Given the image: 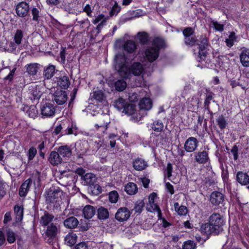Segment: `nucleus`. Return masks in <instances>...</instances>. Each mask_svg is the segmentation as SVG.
Segmentation results:
<instances>
[{"label": "nucleus", "instance_id": "obj_39", "mask_svg": "<svg viewBox=\"0 0 249 249\" xmlns=\"http://www.w3.org/2000/svg\"><path fill=\"white\" fill-rule=\"evenodd\" d=\"M136 111V106L132 104L127 103L123 112H124L128 115H133Z\"/></svg>", "mask_w": 249, "mask_h": 249}, {"label": "nucleus", "instance_id": "obj_18", "mask_svg": "<svg viewBox=\"0 0 249 249\" xmlns=\"http://www.w3.org/2000/svg\"><path fill=\"white\" fill-rule=\"evenodd\" d=\"M236 181L242 185L249 184V176L247 173L239 171L236 174Z\"/></svg>", "mask_w": 249, "mask_h": 249}, {"label": "nucleus", "instance_id": "obj_41", "mask_svg": "<svg viewBox=\"0 0 249 249\" xmlns=\"http://www.w3.org/2000/svg\"><path fill=\"white\" fill-rule=\"evenodd\" d=\"M114 86L117 90L122 91L125 89L126 83L124 79H120L115 82Z\"/></svg>", "mask_w": 249, "mask_h": 249}, {"label": "nucleus", "instance_id": "obj_42", "mask_svg": "<svg viewBox=\"0 0 249 249\" xmlns=\"http://www.w3.org/2000/svg\"><path fill=\"white\" fill-rule=\"evenodd\" d=\"M91 98H93L98 102H102L104 99V95L101 90L93 91L90 95Z\"/></svg>", "mask_w": 249, "mask_h": 249}, {"label": "nucleus", "instance_id": "obj_51", "mask_svg": "<svg viewBox=\"0 0 249 249\" xmlns=\"http://www.w3.org/2000/svg\"><path fill=\"white\" fill-rule=\"evenodd\" d=\"M196 244L194 241L187 240L185 241L183 245L182 249H196Z\"/></svg>", "mask_w": 249, "mask_h": 249}, {"label": "nucleus", "instance_id": "obj_59", "mask_svg": "<svg viewBox=\"0 0 249 249\" xmlns=\"http://www.w3.org/2000/svg\"><path fill=\"white\" fill-rule=\"evenodd\" d=\"M194 33L193 29L191 27H187L184 29L183 31V34L184 38L186 36H190L193 35Z\"/></svg>", "mask_w": 249, "mask_h": 249}, {"label": "nucleus", "instance_id": "obj_40", "mask_svg": "<svg viewBox=\"0 0 249 249\" xmlns=\"http://www.w3.org/2000/svg\"><path fill=\"white\" fill-rule=\"evenodd\" d=\"M216 122L221 129H223L226 128L228 124V123L225 118L223 115H220L216 119Z\"/></svg>", "mask_w": 249, "mask_h": 249}, {"label": "nucleus", "instance_id": "obj_11", "mask_svg": "<svg viewBox=\"0 0 249 249\" xmlns=\"http://www.w3.org/2000/svg\"><path fill=\"white\" fill-rule=\"evenodd\" d=\"M130 216V212L126 207H121L115 214V218L120 222L127 220Z\"/></svg>", "mask_w": 249, "mask_h": 249}, {"label": "nucleus", "instance_id": "obj_62", "mask_svg": "<svg viewBox=\"0 0 249 249\" xmlns=\"http://www.w3.org/2000/svg\"><path fill=\"white\" fill-rule=\"evenodd\" d=\"M231 153L233 155V159L234 160H237L238 159V147L236 145H234L231 149Z\"/></svg>", "mask_w": 249, "mask_h": 249}, {"label": "nucleus", "instance_id": "obj_21", "mask_svg": "<svg viewBox=\"0 0 249 249\" xmlns=\"http://www.w3.org/2000/svg\"><path fill=\"white\" fill-rule=\"evenodd\" d=\"M107 18L105 17L104 15L101 14L98 15L93 20V23L94 24L99 23L96 27V29L98 30L97 33H99L100 30L106 24Z\"/></svg>", "mask_w": 249, "mask_h": 249}, {"label": "nucleus", "instance_id": "obj_8", "mask_svg": "<svg viewBox=\"0 0 249 249\" xmlns=\"http://www.w3.org/2000/svg\"><path fill=\"white\" fill-rule=\"evenodd\" d=\"M194 160L195 162L199 164H204L210 162L208 152L205 150L195 152Z\"/></svg>", "mask_w": 249, "mask_h": 249}, {"label": "nucleus", "instance_id": "obj_26", "mask_svg": "<svg viewBox=\"0 0 249 249\" xmlns=\"http://www.w3.org/2000/svg\"><path fill=\"white\" fill-rule=\"evenodd\" d=\"M40 65L37 63H31L27 65L25 67L26 72L31 75H36L39 69Z\"/></svg>", "mask_w": 249, "mask_h": 249}, {"label": "nucleus", "instance_id": "obj_52", "mask_svg": "<svg viewBox=\"0 0 249 249\" xmlns=\"http://www.w3.org/2000/svg\"><path fill=\"white\" fill-rule=\"evenodd\" d=\"M138 37L141 43L145 44L148 40V36L147 33L144 32H139L138 34Z\"/></svg>", "mask_w": 249, "mask_h": 249}, {"label": "nucleus", "instance_id": "obj_6", "mask_svg": "<svg viewBox=\"0 0 249 249\" xmlns=\"http://www.w3.org/2000/svg\"><path fill=\"white\" fill-rule=\"evenodd\" d=\"M83 180L85 182V183L87 185L89 186L91 189L93 188V189H96L95 193L99 194L101 192V187L95 183L97 180V178L95 175L92 173H87L83 176ZM94 191V190H92V191Z\"/></svg>", "mask_w": 249, "mask_h": 249}, {"label": "nucleus", "instance_id": "obj_7", "mask_svg": "<svg viewBox=\"0 0 249 249\" xmlns=\"http://www.w3.org/2000/svg\"><path fill=\"white\" fill-rule=\"evenodd\" d=\"M225 196L221 193L218 191L213 192L210 197V201L213 206H224Z\"/></svg>", "mask_w": 249, "mask_h": 249}, {"label": "nucleus", "instance_id": "obj_12", "mask_svg": "<svg viewBox=\"0 0 249 249\" xmlns=\"http://www.w3.org/2000/svg\"><path fill=\"white\" fill-rule=\"evenodd\" d=\"M29 5L24 1L19 3L16 6V12L19 17H25L28 15Z\"/></svg>", "mask_w": 249, "mask_h": 249}, {"label": "nucleus", "instance_id": "obj_64", "mask_svg": "<svg viewBox=\"0 0 249 249\" xmlns=\"http://www.w3.org/2000/svg\"><path fill=\"white\" fill-rule=\"evenodd\" d=\"M83 11L87 13L89 17H91L92 10L89 4H87L83 9Z\"/></svg>", "mask_w": 249, "mask_h": 249}, {"label": "nucleus", "instance_id": "obj_63", "mask_svg": "<svg viewBox=\"0 0 249 249\" xmlns=\"http://www.w3.org/2000/svg\"><path fill=\"white\" fill-rule=\"evenodd\" d=\"M75 249H89V248L87 244L83 242L78 244L75 247Z\"/></svg>", "mask_w": 249, "mask_h": 249}, {"label": "nucleus", "instance_id": "obj_27", "mask_svg": "<svg viewBox=\"0 0 249 249\" xmlns=\"http://www.w3.org/2000/svg\"><path fill=\"white\" fill-rule=\"evenodd\" d=\"M84 217L87 219L91 218L95 213V209L91 205H86L83 209Z\"/></svg>", "mask_w": 249, "mask_h": 249}, {"label": "nucleus", "instance_id": "obj_13", "mask_svg": "<svg viewBox=\"0 0 249 249\" xmlns=\"http://www.w3.org/2000/svg\"><path fill=\"white\" fill-rule=\"evenodd\" d=\"M144 54L147 60L149 62H153L158 57L159 52L156 48L149 47L145 49Z\"/></svg>", "mask_w": 249, "mask_h": 249}, {"label": "nucleus", "instance_id": "obj_30", "mask_svg": "<svg viewBox=\"0 0 249 249\" xmlns=\"http://www.w3.org/2000/svg\"><path fill=\"white\" fill-rule=\"evenodd\" d=\"M175 211L179 215H185L188 213L187 207L183 205L179 206L178 202H175L174 204Z\"/></svg>", "mask_w": 249, "mask_h": 249}, {"label": "nucleus", "instance_id": "obj_34", "mask_svg": "<svg viewBox=\"0 0 249 249\" xmlns=\"http://www.w3.org/2000/svg\"><path fill=\"white\" fill-rule=\"evenodd\" d=\"M127 103V102L126 100L120 97L114 101V106L118 110L123 109V110Z\"/></svg>", "mask_w": 249, "mask_h": 249}, {"label": "nucleus", "instance_id": "obj_35", "mask_svg": "<svg viewBox=\"0 0 249 249\" xmlns=\"http://www.w3.org/2000/svg\"><path fill=\"white\" fill-rule=\"evenodd\" d=\"M14 213L16 214L17 221H20L23 218V209L22 207L16 205L14 207Z\"/></svg>", "mask_w": 249, "mask_h": 249}, {"label": "nucleus", "instance_id": "obj_20", "mask_svg": "<svg viewBox=\"0 0 249 249\" xmlns=\"http://www.w3.org/2000/svg\"><path fill=\"white\" fill-rule=\"evenodd\" d=\"M64 225L69 229H74L76 228L79 224L78 219L74 216H71L63 221Z\"/></svg>", "mask_w": 249, "mask_h": 249}, {"label": "nucleus", "instance_id": "obj_31", "mask_svg": "<svg viewBox=\"0 0 249 249\" xmlns=\"http://www.w3.org/2000/svg\"><path fill=\"white\" fill-rule=\"evenodd\" d=\"M53 218L54 216L53 214L46 212L41 217L40 223L42 226H45L48 225Z\"/></svg>", "mask_w": 249, "mask_h": 249}, {"label": "nucleus", "instance_id": "obj_57", "mask_svg": "<svg viewBox=\"0 0 249 249\" xmlns=\"http://www.w3.org/2000/svg\"><path fill=\"white\" fill-rule=\"evenodd\" d=\"M36 153L37 150L36 148L33 147L30 148L29 149L28 152V157L29 161L32 160L34 158Z\"/></svg>", "mask_w": 249, "mask_h": 249}, {"label": "nucleus", "instance_id": "obj_29", "mask_svg": "<svg viewBox=\"0 0 249 249\" xmlns=\"http://www.w3.org/2000/svg\"><path fill=\"white\" fill-rule=\"evenodd\" d=\"M124 49L128 53H133L136 49V45L134 41L129 40L124 44Z\"/></svg>", "mask_w": 249, "mask_h": 249}, {"label": "nucleus", "instance_id": "obj_61", "mask_svg": "<svg viewBox=\"0 0 249 249\" xmlns=\"http://www.w3.org/2000/svg\"><path fill=\"white\" fill-rule=\"evenodd\" d=\"M173 170V167L171 163H168L167 165L166 169L165 171V174L167 176L168 178H170L172 176V172Z\"/></svg>", "mask_w": 249, "mask_h": 249}, {"label": "nucleus", "instance_id": "obj_15", "mask_svg": "<svg viewBox=\"0 0 249 249\" xmlns=\"http://www.w3.org/2000/svg\"><path fill=\"white\" fill-rule=\"evenodd\" d=\"M109 123L110 122L108 121V117L104 115L100 119L98 123L95 124V127L97 130H99L102 132L105 133Z\"/></svg>", "mask_w": 249, "mask_h": 249}, {"label": "nucleus", "instance_id": "obj_5", "mask_svg": "<svg viewBox=\"0 0 249 249\" xmlns=\"http://www.w3.org/2000/svg\"><path fill=\"white\" fill-rule=\"evenodd\" d=\"M41 114L43 117H51L55 113V107L51 102H43L40 107Z\"/></svg>", "mask_w": 249, "mask_h": 249}, {"label": "nucleus", "instance_id": "obj_45", "mask_svg": "<svg viewBox=\"0 0 249 249\" xmlns=\"http://www.w3.org/2000/svg\"><path fill=\"white\" fill-rule=\"evenodd\" d=\"M62 133H63L64 135H70L72 134L76 135L77 133V127L75 125L71 124L69 125L68 127L64 130Z\"/></svg>", "mask_w": 249, "mask_h": 249}, {"label": "nucleus", "instance_id": "obj_44", "mask_svg": "<svg viewBox=\"0 0 249 249\" xmlns=\"http://www.w3.org/2000/svg\"><path fill=\"white\" fill-rule=\"evenodd\" d=\"M147 209L151 212H157L158 213V215L160 218H161L162 215L161 212L160 210V207L155 203L153 204H148L147 206Z\"/></svg>", "mask_w": 249, "mask_h": 249}, {"label": "nucleus", "instance_id": "obj_10", "mask_svg": "<svg viewBox=\"0 0 249 249\" xmlns=\"http://www.w3.org/2000/svg\"><path fill=\"white\" fill-rule=\"evenodd\" d=\"M198 141L195 137H189L186 140L184 143V149L188 152L195 151L198 147Z\"/></svg>", "mask_w": 249, "mask_h": 249}, {"label": "nucleus", "instance_id": "obj_24", "mask_svg": "<svg viewBox=\"0 0 249 249\" xmlns=\"http://www.w3.org/2000/svg\"><path fill=\"white\" fill-rule=\"evenodd\" d=\"M55 67L53 65H49L44 69L43 75L47 79H51L54 74Z\"/></svg>", "mask_w": 249, "mask_h": 249}, {"label": "nucleus", "instance_id": "obj_17", "mask_svg": "<svg viewBox=\"0 0 249 249\" xmlns=\"http://www.w3.org/2000/svg\"><path fill=\"white\" fill-rule=\"evenodd\" d=\"M32 183V180L28 178L21 184L19 190V195L20 196L24 197L27 195Z\"/></svg>", "mask_w": 249, "mask_h": 249}, {"label": "nucleus", "instance_id": "obj_48", "mask_svg": "<svg viewBox=\"0 0 249 249\" xmlns=\"http://www.w3.org/2000/svg\"><path fill=\"white\" fill-rule=\"evenodd\" d=\"M197 39L195 36H186L184 38V42L186 45L194 46L196 44Z\"/></svg>", "mask_w": 249, "mask_h": 249}, {"label": "nucleus", "instance_id": "obj_33", "mask_svg": "<svg viewBox=\"0 0 249 249\" xmlns=\"http://www.w3.org/2000/svg\"><path fill=\"white\" fill-rule=\"evenodd\" d=\"M58 85L64 89H67L70 84L68 77L63 76L60 77L57 81Z\"/></svg>", "mask_w": 249, "mask_h": 249}, {"label": "nucleus", "instance_id": "obj_28", "mask_svg": "<svg viewBox=\"0 0 249 249\" xmlns=\"http://www.w3.org/2000/svg\"><path fill=\"white\" fill-rule=\"evenodd\" d=\"M77 238V236L75 233L73 232L69 233L65 238V243L68 246H72L76 243Z\"/></svg>", "mask_w": 249, "mask_h": 249}, {"label": "nucleus", "instance_id": "obj_14", "mask_svg": "<svg viewBox=\"0 0 249 249\" xmlns=\"http://www.w3.org/2000/svg\"><path fill=\"white\" fill-rule=\"evenodd\" d=\"M132 165L135 170L140 171L144 170L148 166V164L144 159L138 157L133 160Z\"/></svg>", "mask_w": 249, "mask_h": 249}, {"label": "nucleus", "instance_id": "obj_43", "mask_svg": "<svg viewBox=\"0 0 249 249\" xmlns=\"http://www.w3.org/2000/svg\"><path fill=\"white\" fill-rule=\"evenodd\" d=\"M98 216L100 219H106L109 216L107 210L103 207L100 208L98 210Z\"/></svg>", "mask_w": 249, "mask_h": 249}, {"label": "nucleus", "instance_id": "obj_22", "mask_svg": "<svg viewBox=\"0 0 249 249\" xmlns=\"http://www.w3.org/2000/svg\"><path fill=\"white\" fill-rule=\"evenodd\" d=\"M139 105L140 111H142V110H149L152 107V103L149 98H145L140 101Z\"/></svg>", "mask_w": 249, "mask_h": 249}, {"label": "nucleus", "instance_id": "obj_50", "mask_svg": "<svg viewBox=\"0 0 249 249\" xmlns=\"http://www.w3.org/2000/svg\"><path fill=\"white\" fill-rule=\"evenodd\" d=\"M213 94L212 92H210L206 96L204 101V107L208 111L210 110L209 105L211 101L213 99Z\"/></svg>", "mask_w": 249, "mask_h": 249}, {"label": "nucleus", "instance_id": "obj_38", "mask_svg": "<svg viewBox=\"0 0 249 249\" xmlns=\"http://www.w3.org/2000/svg\"><path fill=\"white\" fill-rule=\"evenodd\" d=\"M23 37V32L21 30L18 29L14 36V40L15 44L19 45L21 43Z\"/></svg>", "mask_w": 249, "mask_h": 249}, {"label": "nucleus", "instance_id": "obj_49", "mask_svg": "<svg viewBox=\"0 0 249 249\" xmlns=\"http://www.w3.org/2000/svg\"><path fill=\"white\" fill-rule=\"evenodd\" d=\"M119 195L116 191H111L108 195L109 200L110 202L115 203L117 202Z\"/></svg>", "mask_w": 249, "mask_h": 249}, {"label": "nucleus", "instance_id": "obj_2", "mask_svg": "<svg viewBox=\"0 0 249 249\" xmlns=\"http://www.w3.org/2000/svg\"><path fill=\"white\" fill-rule=\"evenodd\" d=\"M224 224L223 216L219 213H214L210 216L208 223L201 225L200 230L206 235H217L223 231Z\"/></svg>", "mask_w": 249, "mask_h": 249}, {"label": "nucleus", "instance_id": "obj_46", "mask_svg": "<svg viewBox=\"0 0 249 249\" xmlns=\"http://www.w3.org/2000/svg\"><path fill=\"white\" fill-rule=\"evenodd\" d=\"M152 128L155 131L160 132L163 129V124L161 121L157 120L153 123Z\"/></svg>", "mask_w": 249, "mask_h": 249}, {"label": "nucleus", "instance_id": "obj_23", "mask_svg": "<svg viewBox=\"0 0 249 249\" xmlns=\"http://www.w3.org/2000/svg\"><path fill=\"white\" fill-rule=\"evenodd\" d=\"M240 60L244 67H249V50L242 51L240 54Z\"/></svg>", "mask_w": 249, "mask_h": 249}, {"label": "nucleus", "instance_id": "obj_9", "mask_svg": "<svg viewBox=\"0 0 249 249\" xmlns=\"http://www.w3.org/2000/svg\"><path fill=\"white\" fill-rule=\"evenodd\" d=\"M53 100L58 105L65 104L67 100V92L61 89H57L53 94Z\"/></svg>", "mask_w": 249, "mask_h": 249}, {"label": "nucleus", "instance_id": "obj_32", "mask_svg": "<svg viewBox=\"0 0 249 249\" xmlns=\"http://www.w3.org/2000/svg\"><path fill=\"white\" fill-rule=\"evenodd\" d=\"M125 191L130 195L135 194L138 192V188L136 184L133 182H129L125 186Z\"/></svg>", "mask_w": 249, "mask_h": 249}, {"label": "nucleus", "instance_id": "obj_56", "mask_svg": "<svg viewBox=\"0 0 249 249\" xmlns=\"http://www.w3.org/2000/svg\"><path fill=\"white\" fill-rule=\"evenodd\" d=\"M6 184L2 180H0V200L6 194Z\"/></svg>", "mask_w": 249, "mask_h": 249}, {"label": "nucleus", "instance_id": "obj_55", "mask_svg": "<svg viewBox=\"0 0 249 249\" xmlns=\"http://www.w3.org/2000/svg\"><path fill=\"white\" fill-rule=\"evenodd\" d=\"M33 16V20L35 21H38L39 18V10L38 8L34 7L31 10Z\"/></svg>", "mask_w": 249, "mask_h": 249}, {"label": "nucleus", "instance_id": "obj_37", "mask_svg": "<svg viewBox=\"0 0 249 249\" xmlns=\"http://www.w3.org/2000/svg\"><path fill=\"white\" fill-rule=\"evenodd\" d=\"M128 14L131 17L126 18V20H130L133 18H138L144 15L143 12L140 9H137L136 10L130 11Z\"/></svg>", "mask_w": 249, "mask_h": 249}, {"label": "nucleus", "instance_id": "obj_60", "mask_svg": "<svg viewBox=\"0 0 249 249\" xmlns=\"http://www.w3.org/2000/svg\"><path fill=\"white\" fill-rule=\"evenodd\" d=\"M120 7L119 6L117 2H115L111 9L110 14L112 16L114 15H116L120 12Z\"/></svg>", "mask_w": 249, "mask_h": 249}, {"label": "nucleus", "instance_id": "obj_47", "mask_svg": "<svg viewBox=\"0 0 249 249\" xmlns=\"http://www.w3.org/2000/svg\"><path fill=\"white\" fill-rule=\"evenodd\" d=\"M236 36L234 32H231L228 38L226 39L227 46L229 47H232L234 42L236 41Z\"/></svg>", "mask_w": 249, "mask_h": 249}, {"label": "nucleus", "instance_id": "obj_3", "mask_svg": "<svg viewBox=\"0 0 249 249\" xmlns=\"http://www.w3.org/2000/svg\"><path fill=\"white\" fill-rule=\"evenodd\" d=\"M196 44L199 47L198 58L200 60H204L207 53V48L209 46L208 39L205 36H201L197 39Z\"/></svg>", "mask_w": 249, "mask_h": 249}, {"label": "nucleus", "instance_id": "obj_53", "mask_svg": "<svg viewBox=\"0 0 249 249\" xmlns=\"http://www.w3.org/2000/svg\"><path fill=\"white\" fill-rule=\"evenodd\" d=\"M211 24L215 31L222 32L224 30V25L219 23L217 21L213 20L211 22Z\"/></svg>", "mask_w": 249, "mask_h": 249}, {"label": "nucleus", "instance_id": "obj_58", "mask_svg": "<svg viewBox=\"0 0 249 249\" xmlns=\"http://www.w3.org/2000/svg\"><path fill=\"white\" fill-rule=\"evenodd\" d=\"M144 206V203L142 201H137L134 207L133 210L135 211L136 213H141L142 210Z\"/></svg>", "mask_w": 249, "mask_h": 249}, {"label": "nucleus", "instance_id": "obj_25", "mask_svg": "<svg viewBox=\"0 0 249 249\" xmlns=\"http://www.w3.org/2000/svg\"><path fill=\"white\" fill-rule=\"evenodd\" d=\"M57 151L63 157H70L72 154L71 148L68 145H63L59 147Z\"/></svg>", "mask_w": 249, "mask_h": 249}, {"label": "nucleus", "instance_id": "obj_54", "mask_svg": "<svg viewBox=\"0 0 249 249\" xmlns=\"http://www.w3.org/2000/svg\"><path fill=\"white\" fill-rule=\"evenodd\" d=\"M7 240L9 243H13L16 240L15 233L10 230L7 231Z\"/></svg>", "mask_w": 249, "mask_h": 249}, {"label": "nucleus", "instance_id": "obj_1", "mask_svg": "<svg viewBox=\"0 0 249 249\" xmlns=\"http://www.w3.org/2000/svg\"><path fill=\"white\" fill-rule=\"evenodd\" d=\"M126 60V58L123 53H118L114 57L113 66L121 77L128 78L131 73L134 75H140L143 72V68L141 63H134L129 68Z\"/></svg>", "mask_w": 249, "mask_h": 249}, {"label": "nucleus", "instance_id": "obj_16", "mask_svg": "<svg viewBox=\"0 0 249 249\" xmlns=\"http://www.w3.org/2000/svg\"><path fill=\"white\" fill-rule=\"evenodd\" d=\"M48 160L52 165L55 166L62 162V159L58 151H52L50 154Z\"/></svg>", "mask_w": 249, "mask_h": 249}, {"label": "nucleus", "instance_id": "obj_19", "mask_svg": "<svg viewBox=\"0 0 249 249\" xmlns=\"http://www.w3.org/2000/svg\"><path fill=\"white\" fill-rule=\"evenodd\" d=\"M58 232V229L56 225L52 223L47 227L46 235L49 238V239L54 238Z\"/></svg>", "mask_w": 249, "mask_h": 249}, {"label": "nucleus", "instance_id": "obj_36", "mask_svg": "<svg viewBox=\"0 0 249 249\" xmlns=\"http://www.w3.org/2000/svg\"><path fill=\"white\" fill-rule=\"evenodd\" d=\"M165 45V42L163 39L157 37L154 39L152 47L156 48V49H158V51L159 50L163 48Z\"/></svg>", "mask_w": 249, "mask_h": 249}, {"label": "nucleus", "instance_id": "obj_4", "mask_svg": "<svg viewBox=\"0 0 249 249\" xmlns=\"http://www.w3.org/2000/svg\"><path fill=\"white\" fill-rule=\"evenodd\" d=\"M61 194L59 188L52 186L46 192V200L50 203L56 202L60 198Z\"/></svg>", "mask_w": 249, "mask_h": 249}]
</instances>
